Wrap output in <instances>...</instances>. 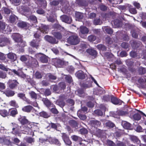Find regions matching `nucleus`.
<instances>
[{"instance_id": "nucleus-1", "label": "nucleus", "mask_w": 146, "mask_h": 146, "mask_svg": "<svg viewBox=\"0 0 146 146\" xmlns=\"http://www.w3.org/2000/svg\"><path fill=\"white\" fill-rule=\"evenodd\" d=\"M64 35L67 37L68 36L67 39V42L68 43L71 45H76L80 42V38L76 33H72L70 32L65 31Z\"/></svg>"}, {"instance_id": "nucleus-2", "label": "nucleus", "mask_w": 146, "mask_h": 146, "mask_svg": "<svg viewBox=\"0 0 146 146\" xmlns=\"http://www.w3.org/2000/svg\"><path fill=\"white\" fill-rule=\"evenodd\" d=\"M13 40L18 43L17 45L21 47L25 46V42L23 41L21 38V35L18 33H15L12 35Z\"/></svg>"}, {"instance_id": "nucleus-3", "label": "nucleus", "mask_w": 146, "mask_h": 146, "mask_svg": "<svg viewBox=\"0 0 146 146\" xmlns=\"http://www.w3.org/2000/svg\"><path fill=\"white\" fill-rule=\"evenodd\" d=\"M11 41L10 38L4 36H0V46L3 47L11 44Z\"/></svg>"}, {"instance_id": "nucleus-4", "label": "nucleus", "mask_w": 146, "mask_h": 146, "mask_svg": "<svg viewBox=\"0 0 146 146\" xmlns=\"http://www.w3.org/2000/svg\"><path fill=\"white\" fill-rule=\"evenodd\" d=\"M17 120L22 125H27L30 124L29 121L25 116L20 115L18 118Z\"/></svg>"}, {"instance_id": "nucleus-5", "label": "nucleus", "mask_w": 146, "mask_h": 146, "mask_svg": "<svg viewBox=\"0 0 146 146\" xmlns=\"http://www.w3.org/2000/svg\"><path fill=\"white\" fill-rule=\"evenodd\" d=\"M35 57L37 58H39L40 61L43 63H46L48 62V57L46 55L39 53L36 54Z\"/></svg>"}, {"instance_id": "nucleus-6", "label": "nucleus", "mask_w": 146, "mask_h": 146, "mask_svg": "<svg viewBox=\"0 0 146 146\" xmlns=\"http://www.w3.org/2000/svg\"><path fill=\"white\" fill-rule=\"evenodd\" d=\"M7 84L10 89H14L17 87L19 83L17 80L10 79L9 80Z\"/></svg>"}, {"instance_id": "nucleus-7", "label": "nucleus", "mask_w": 146, "mask_h": 146, "mask_svg": "<svg viewBox=\"0 0 146 146\" xmlns=\"http://www.w3.org/2000/svg\"><path fill=\"white\" fill-rule=\"evenodd\" d=\"M11 127L12 129V133L14 135H16L19 134L20 127L18 124L15 123H12Z\"/></svg>"}, {"instance_id": "nucleus-8", "label": "nucleus", "mask_w": 146, "mask_h": 146, "mask_svg": "<svg viewBox=\"0 0 146 146\" xmlns=\"http://www.w3.org/2000/svg\"><path fill=\"white\" fill-rule=\"evenodd\" d=\"M40 40L33 39L29 43L30 45L33 48L37 49L40 46Z\"/></svg>"}, {"instance_id": "nucleus-9", "label": "nucleus", "mask_w": 146, "mask_h": 146, "mask_svg": "<svg viewBox=\"0 0 146 146\" xmlns=\"http://www.w3.org/2000/svg\"><path fill=\"white\" fill-rule=\"evenodd\" d=\"M62 138L66 145L67 146L71 145L72 142L70 140L68 136L66 133H62Z\"/></svg>"}, {"instance_id": "nucleus-10", "label": "nucleus", "mask_w": 146, "mask_h": 146, "mask_svg": "<svg viewBox=\"0 0 146 146\" xmlns=\"http://www.w3.org/2000/svg\"><path fill=\"white\" fill-rule=\"evenodd\" d=\"M92 83L90 80L86 81L82 83H80V86L82 88L86 90L92 86Z\"/></svg>"}, {"instance_id": "nucleus-11", "label": "nucleus", "mask_w": 146, "mask_h": 146, "mask_svg": "<svg viewBox=\"0 0 146 146\" xmlns=\"http://www.w3.org/2000/svg\"><path fill=\"white\" fill-rule=\"evenodd\" d=\"M86 52L94 58H96L97 56V52L93 48H88L86 50Z\"/></svg>"}, {"instance_id": "nucleus-12", "label": "nucleus", "mask_w": 146, "mask_h": 146, "mask_svg": "<svg viewBox=\"0 0 146 146\" xmlns=\"http://www.w3.org/2000/svg\"><path fill=\"white\" fill-rule=\"evenodd\" d=\"M111 102L114 105H121L123 102L121 100L113 96H111Z\"/></svg>"}, {"instance_id": "nucleus-13", "label": "nucleus", "mask_w": 146, "mask_h": 146, "mask_svg": "<svg viewBox=\"0 0 146 146\" xmlns=\"http://www.w3.org/2000/svg\"><path fill=\"white\" fill-rule=\"evenodd\" d=\"M44 38L46 40L51 44H53L57 43L55 38L53 36L46 35L44 36Z\"/></svg>"}, {"instance_id": "nucleus-14", "label": "nucleus", "mask_w": 146, "mask_h": 146, "mask_svg": "<svg viewBox=\"0 0 146 146\" xmlns=\"http://www.w3.org/2000/svg\"><path fill=\"white\" fill-rule=\"evenodd\" d=\"M80 31L81 34L80 33V36L83 38H85L86 36L82 37L81 35V34L82 35H85L88 34L89 32V30L86 27L84 26H81L80 28Z\"/></svg>"}, {"instance_id": "nucleus-15", "label": "nucleus", "mask_w": 146, "mask_h": 146, "mask_svg": "<svg viewBox=\"0 0 146 146\" xmlns=\"http://www.w3.org/2000/svg\"><path fill=\"white\" fill-rule=\"evenodd\" d=\"M9 88H7L4 92V94L8 97H11L13 96L15 94V93L14 91L12 90Z\"/></svg>"}, {"instance_id": "nucleus-16", "label": "nucleus", "mask_w": 146, "mask_h": 146, "mask_svg": "<svg viewBox=\"0 0 146 146\" xmlns=\"http://www.w3.org/2000/svg\"><path fill=\"white\" fill-rule=\"evenodd\" d=\"M76 76L78 79H84L86 78V74L84 72L81 70H79L77 71L75 74Z\"/></svg>"}, {"instance_id": "nucleus-17", "label": "nucleus", "mask_w": 146, "mask_h": 146, "mask_svg": "<svg viewBox=\"0 0 146 146\" xmlns=\"http://www.w3.org/2000/svg\"><path fill=\"white\" fill-rule=\"evenodd\" d=\"M49 142L50 143L55 144L60 146L61 145V143L59 140L55 138L50 137L48 139Z\"/></svg>"}, {"instance_id": "nucleus-18", "label": "nucleus", "mask_w": 146, "mask_h": 146, "mask_svg": "<svg viewBox=\"0 0 146 146\" xmlns=\"http://www.w3.org/2000/svg\"><path fill=\"white\" fill-rule=\"evenodd\" d=\"M105 131L103 130L97 129L94 135L99 137L103 138L105 136Z\"/></svg>"}, {"instance_id": "nucleus-19", "label": "nucleus", "mask_w": 146, "mask_h": 146, "mask_svg": "<svg viewBox=\"0 0 146 146\" xmlns=\"http://www.w3.org/2000/svg\"><path fill=\"white\" fill-rule=\"evenodd\" d=\"M130 139L131 141L134 143L141 145V143L140 141L136 136L131 135L130 136Z\"/></svg>"}, {"instance_id": "nucleus-20", "label": "nucleus", "mask_w": 146, "mask_h": 146, "mask_svg": "<svg viewBox=\"0 0 146 146\" xmlns=\"http://www.w3.org/2000/svg\"><path fill=\"white\" fill-rule=\"evenodd\" d=\"M61 18L63 22L68 24H70L72 21V18L66 15H63Z\"/></svg>"}, {"instance_id": "nucleus-21", "label": "nucleus", "mask_w": 146, "mask_h": 146, "mask_svg": "<svg viewBox=\"0 0 146 146\" xmlns=\"http://www.w3.org/2000/svg\"><path fill=\"white\" fill-rule=\"evenodd\" d=\"M52 35L54 36L55 38L58 40H60L62 39V36H64V34H63L62 32L57 31H54L52 33Z\"/></svg>"}, {"instance_id": "nucleus-22", "label": "nucleus", "mask_w": 146, "mask_h": 146, "mask_svg": "<svg viewBox=\"0 0 146 146\" xmlns=\"http://www.w3.org/2000/svg\"><path fill=\"white\" fill-rule=\"evenodd\" d=\"M54 62L55 65L58 67H61L64 64V61L60 59H56Z\"/></svg>"}, {"instance_id": "nucleus-23", "label": "nucleus", "mask_w": 146, "mask_h": 146, "mask_svg": "<svg viewBox=\"0 0 146 146\" xmlns=\"http://www.w3.org/2000/svg\"><path fill=\"white\" fill-rule=\"evenodd\" d=\"M44 104L47 107L49 108L50 107H55V105L47 98H46L42 99Z\"/></svg>"}, {"instance_id": "nucleus-24", "label": "nucleus", "mask_w": 146, "mask_h": 146, "mask_svg": "<svg viewBox=\"0 0 146 146\" xmlns=\"http://www.w3.org/2000/svg\"><path fill=\"white\" fill-rule=\"evenodd\" d=\"M141 44V43L139 41H133L131 44V46L133 48L137 49L140 46Z\"/></svg>"}, {"instance_id": "nucleus-25", "label": "nucleus", "mask_w": 146, "mask_h": 146, "mask_svg": "<svg viewBox=\"0 0 146 146\" xmlns=\"http://www.w3.org/2000/svg\"><path fill=\"white\" fill-rule=\"evenodd\" d=\"M17 26L21 28H27L28 27V23L25 22L20 21L17 23Z\"/></svg>"}, {"instance_id": "nucleus-26", "label": "nucleus", "mask_w": 146, "mask_h": 146, "mask_svg": "<svg viewBox=\"0 0 146 146\" xmlns=\"http://www.w3.org/2000/svg\"><path fill=\"white\" fill-rule=\"evenodd\" d=\"M33 109V106L30 105L24 107L22 109V110L24 112L29 113Z\"/></svg>"}, {"instance_id": "nucleus-27", "label": "nucleus", "mask_w": 146, "mask_h": 146, "mask_svg": "<svg viewBox=\"0 0 146 146\" xmlns=\"http://www.w3.org/2000/svg\"><path fill=\"white\" fill-rule=\"evenodd\" d=\"M7 56L8 58L12 61L14 62L16 59L17 56L15 54L13 53H9L7 54Z\"/></svg>"}, {"instance_id": "nucleus-28", "label": "nucleus", "mask_w": 146, "mask_h": 146, "mask_svg": "<svg viewBox=\"0 0 146 146\" xmlns=\"http://www.w3.org/2000/svg\"><path fill=\"white\" fill-rule=\"evenodd\" d=\"M6 27V23L3 21H0V32L3 33L4 32H6V30H5Z\"/></svg>"}, {"instance_id": "nucleus-29", "label": "nucleus", "mask_w": 146, "mask_h": 146, "mask_svg": "<svg viewBox=\"0 0 146 146\" xmlns=\"http://www.w3.org/2000/svg\"><path fill=\"white\" fill-rule=\"evenodd\" d=\"M28 83L31 86H34L36 84V82L34 81L33 78H31L30 76H27V79L26 80Z\"/></svg>"}, {"instance_id": "nucleus-30", "label": "nucleus", "mask_w": 146, "mask_h": 146, "mask_svg": "<svg viewBox=\"0 0 146 146\" xmlns=\"http://www.w3.org/2000/svg\"><path fill=\"white\" fill-rule=\"evenodd\" d=\"M117 114L119 116H123L127 115L129 113L128 111L126 110L125 111L119 110L117 111Z\"/></svg>"}, {"instance_id": "nucleus-31", "label": "nucleus", "mask_w": 146, "mask_h": 146, "mask_svg": "<svg viewBox=\"0 0 146 146\" xmlns=\"http://www.w3.org/2000/svg\"><path fill=\"white\" fill-rule=\"evenodd\" d=\"M69 124L73 128H76L78 127V123L76 121L74 120H70L69 121Z\"/></svg>"}, {"instance_id": "nucleus-32", "label": "nucleus", "mask_w": 146, "mask_h": 146, "mask_svg": "<svg viewBox=\"0 0 146 146\" xmlns=\"http://www.w3.org/2000/svg\"><path fill=\"white\" fill-rule=\"evenodd\" d=\"M0 115L3 117H5L9 115V113L5 109L0 110Z\"/></svg>"}, {"instance_id": "nucleus-33", "label": "nucleus", "mask_w": 146, "mask_h": 146, "mask_svg": "<svg viewBox=\"0 0 146 146\" xmlns=\"http://www.w3.org/2000/svg\"><path fill=\"white\" fill-rule=\"evenodd\" d=\"M52 87L53 91V92L57 93H58L61 92L58 85V86L56 84L53 85H52Z\"/></svg>"}, {"instance_id": "nucleus-34", "label": "nucleus", "mask_w": 146, "mask_h": 146, "mask_svg": "<svg viewBox=\"0 0 146 146\" xmlns=\"http://www.w3.org/2000/svg\"><path fill=\"white\" fill-rule=\"evenodd\" d=\"M103 29V30L105 31L108 34L111 35L113 33V29L110 27H105Z\"/></svg>"}, {"instance_id": "nucleus-35", "label": "nucleus", "mask_w": 146, "mask_h": 146, "mask_svg": "<svg viewBox=\"0 0 146 146\" xmlns=\"http://www.w3.org/2000/svg\"><path fill=\"white\" fill-rule=\"evenodd\" d=\"M9 104L11 106L15 107V108H18L19 107L18 103L15 100H11L9 102Z\"/></svg>"}, {"instance_id": "nucleus-36", "label": "nucleus", "mask_w": 146, "mask_h": 146, "mask_svg": "<svg viewBox=\"0 0 146 146\" xmlns=\"http://www.w3.org/2000/svg\"><path fill=\"white\" fill-rule=\"evenodd\" d=\"M24 140L27 143L29 144H32L35 141L34 138L30 137H26L24 138Z\"/></svg>"}, {"instance_id": "nucleus-37", "label": "nucleus", "mask_w": 146, "mask_h": 146, "mask_svg": "<svg viewBox=\"0 0 146 146\" xmlns=\"http://www.w3.org/2000/svg\"><path fill=\"white\" fill-rule=\"evenodd\" d=\"M91 124L95 127L99 126L101 124V123L98 121L92 120L90 121Z\"/></svg>"}, {"instance_id": "nucleus-38", "label": "nucleus", "mask_w": 146, "mask_h": 146, "mask_svg": "<svg viewBox=\"0 0 146 146\" xmlns=\"http://www.w3.org/2000/svg\"><path fill=\"white\" fill-rule=\"evenodd\" d=\"M21 9H22L23 12L25 13V15H27V13H29L30 14V8L27 7L23 6L21 7Z\"/></svg>"}, {"instance_id": "nucleus-39", "label": "nucleus", "mask_w": 146, "mask_h": 146, "mask_svg": "<svg viewBox=\"0 0 146 146\" xmlns=\"http://www.w3.org/2000/svg\"><path fill=\"white\" fill-rule=\"evenodd\" d=\"M75 16L76 18L78 19H82L84 17L83 13L78 12H76Z\"/></svg>"}, {"instance_id": "nucleus-40", "label": "nucleus", "mask_w": 146, "mask_h": 146, "mask_svg": "<svg viewBox=\"0 0 146 146\" xmlns=\"http://www.w3.org/2000/svg\"><path fill=\"white\" fill-rule=\"evenodd\" d=\"M113 39L112 37L108 36L106 38V43L111 44L113 43Z\"/></svg>"}, {"instance_id": "nucleus-41", "label": "nucleus", "mask_w": 146, "mask_h": 146, "mask_svg": "<svg viewBox=\"0 0 146 146\" xmlns=\"http://www.w3.org/2000/svg\"><path fill=\"white\" fill-rule=\"evenodd\" d=\"M93 114L94 115L101 116L103 115V112L101 110L97 109L94 111Z\"/></svg>"}, {"instance_id": "nucleus-42", "label": "nucleus", "mask_w": 146, "mask_h": 146, "mask_svg": "<svg viewBox=\"0 0 146 146\" xmlns=\"http://www.w3.org/2000/svg\"><path fill=\"white\" fill-rule=\"evenodd\" d=\"M97 47L99 50L102 51H105L107 49L106 47L104 45L102 44L98 45Z\"/></svg>"}, {"instance_id": "nucleus-43", "label": "nucleus", "mask_w": 146, "mask_h": 146, "mask_svg": "<svg viewBox=\"0 0 146 146\" xmlns=\"http://www.w3.org/2000/svg\"><path fill=\"white\" fill-rule=\"evenodd\" d=\"M26 16L28 18V19L35 23L37 22V19L35 16L33 15H31L28 16V15H26Z\"/></svg>"}, {"instance_id": "nucleus-44", "label": "nucleus", "mask_w": 146, "mask_h": 146, "mask_svg": "<svg viewBox=\"0 0 146 146\" xmlns=\"http://www.w3.org/2000/svg\"><path fill=\"white\" fill-rule=\"evenodd\" d=\"M58 85L61 92L62 90H64L66 88V85L65 83L63 82L59 83Z\"/></svg>"}, {"instance_id": "nucleus-45", "label": "nucleus", "mask_w": 146, "mask_h": 146, "mask_svg": "<svg viewBox=\"0 0 146 146\" xmlns=\"http://www.w3.org/2000/svg\"><path fill=\"white\" fill-rule=\"evenodd\" d=\"M122 125L124 128L126 129H128L131 127L130 124L125 121H123L122 123Z\"/></svg>"}, {"instance_id": "nucleus-46", "label": "nucleus", "mask_w": 146, "mask_h": 146, "mask_svg": "<svg viewBox=\"0 0 146 146\" xmlns=\"http://www.w3.org/2000/svg\"><path fill=\"white\" fill-rule=\"evenodd\" d=\"M106 127L110 128H113L115 126V124L113 123L109 120L106 123Z\"/></svg>"}, {"instance_id": "nucleus-47", "label": "nucleus", "mask_w": 146, "mask_h": 146, "mask_svg": "<svg viewBox=\"0 0 146 146\" xmlns=\"http://www.w3.org/2000/svg\"><path fill=\"white\" fill-rule=\"evenodd\" d=\"M16 17L14 15H11L10 16L9 21L11 23H14L16 19Z\"/></svg>"}, {"instance_id": "nucleus-48", "label": "nucleus", "mask_w": 146, "mask_h": 146, "mask_svg": "<svg viewBox=\"0 0 146 146\" xmlns=\"http://www.w3.org/2000/svg\"><path fill=\"white\" fill-rule=\"evenodd\" d=\"M79 132L82 135H85L87 134L88 133V131L86 129L83 127L80 129Z\"/></svg>"}, {"instance_id": "nucleus-49", "label": "nucleus", "mask_w": 146, "mask_h": 146, "mask_svg": "<svg viewBox=\"0 0 146 146\" xmlns=\"http://www.w3.org/2000/svg\"><path fill=\"white\" fill-rule=\"evenodd\" d=\"M41 117H43L45 118H47L49 117V115L46 112L42 111L39 113Z\"/></svg>"}, {"instance_id": "nucleus-50", "label": "nucleus", "mask_w": 146, "mask_h": 146, "mask_svg": "<svg viewBox=\"0 0 146 146\" xmlns=\"http://www.w3.org/2000/svg\"><path fill=\"white\" fill-rule=\"evenodd\" d=\"M121 46L123 48L127 49L129 48L130 45L127 42H123L121 44Z\"/></svg>"}, {"instance_id": "nucleus-51", "label": "nucleus", "mask_w": 146, "mask_h": 146, "mask_svg": "<svg viewBox=\"0 0 146 146\" xmlns=\"http://www.w3.org/2000/svg\"><path fill=\"white\" fill-rule=\"evenodd\" d=\"M18 113L17 110L16 109H15L11 111L10 114H9V115L13 117H15Z\"/></svg>"}, {"instance_id": "nucleus-52", "label": "nucleus", "mask_w": 146, "mask_h": 146, "mask_svg": "<svg viewBox=\"0 0 146 146\" xmlns=\"http://www.w3.org/2000/svg\"><path fill=\"white\" fill-rule=\"evenodd\" d=\"M29 94L32 99L36 100L37 98V94L34 92L31 91L29 92Z\"/></svg>"}, {"instance_id": "nucleus-53", "label": "nucleus", "mask_w": 146, "mask_h": 146, "mask_svg": "<svg viewBox=\"0 0 146 146\" xmlns=\"http://www.w3.org/2000/svg\"><path fill=\"white\" fill-rule=\"evenodd\" d=\"M133 118L135 120L138 121L141 118V115L138 113H136L133 115Z\"/></svg>"}, {"instance_id": "nucleus-54", "label": "nucleus", "mask_w": 146, "mask_h": 146, "mask_svg": "<svg viewBox=\"0 0 146 146\" xmlns=\"http://www.w3.org/2000/svg\"><path fill=\"white\" fill-rule=\"evenodd\" d=\"M96 39V36L92 35L89 36L88 37V40L90 42H93Z\"/></svg>"}, {"instance_id": "nucleus-55", "label": "nucleus", "mask_w": 146, "mask_h": 146, "mask_svg": "<svg viewBox=\"0 0 146 146\" xmlns=\"http://www.w3.org/2000/svg\"><path fill=\"white\" fill-rule=\"evenodd\" d=\"M93 23L95 25H100L102 24L100 18H96L94 19Z\"/></svg>"}, {"instance_id": "nucleus-56", "label": "nucleus", "mask_w": 146, "mask_h": 146, "mask_svg": "<svg viewBox=\"0 0 146 146\" xmlns=\"http://www.w3.org/2000/svg\"><path fill=\"white\" fill-rule=\"evenodd\" d=\"M53 26L54 29H57L59 30H61L64 28L63 27L58 23L55 24Z\"/></svg>"}, {"instance_id": "nucleus-57", "label": "nucleus", "mask_w": 146, "mask_h": 146, "mask_svg": "<svg viewBox=\"0 0 146 146\" xmlns=\"http://www.w3.org/2000/svg\"><path fill=\"white\" fill-rule=\"evenodd\" d=\"M77 91L78 95L80 96H81L82 94H84V89L82 88H79L78 89Z\"/></svg>"}, {"instance_id": "nucleus-58", "label": "nucleus", "mask_w": 146, "mask_h": 146, "mask_svg": "<svg viewBox=\"0 0 146 146\" xmlns=\"http://www.w3.org/2000/svg\"><path fill=\"white\" fill-rule=\"evenodd\" d=\"M18 97L25 100L26 99L25 94L23 93H18L17 95Z\"/></svg>"}, {"instance_id": "nucleus-59", "label": "nucleus", "mask_w": 146, "mask_h": 146, "mask_svg": "<svg viewBox=\"0 0 146 146\" xmlns=\"http://www.w3.org/2000/svg\"><path fill=\"white\" fill-rule=\"evenodd\" d=\"M111 96L105 95L103 96V100L106 102H109L110 100H111Z\"/></svg>"}, {"instance_id": "nucleus-60", "label": "nucleus", "mask_w": 146, "mask_h": 146, "mask_svg": "<svg viewBox=\"0 0 146 146\" xmlns=\"http://www.w3.org/2000/svg\"><path fill=\"white\" fill-rule=\"evenodd\" d=\"M139 72L140 74H143L146 73V71L145 68L140 67L139 69Z\"/></svg>"}, {"instance_id": "nucleus-61", "label": "nucleus", "mask_w": 146, "mask_h": 146, "mask_svg": "<svg viewBox=\"0 0 146 146\" xmlns=\"http://www.w3.org/2000/svg\"><path fill=\"white\" fill-rule=\"evenodd\" d=\"M3 9L5 14L9 15L11 11L9 9L6 7H3Z\"/></svg>"}, {"instance_id": "nucleus-62", "label": "nucleus", "mask_w": 146, "mask_h": 146, "mask_svg": "<svg viewBox=\"0 0 146 146\" xmlns=\"http://www.w3.org/2000/svg\"><path fill=\"white\" fill-rule=\"evenodd\" d=\"M78 115L79 117L81 120H84L87 118L86 115L84 114H82L81 113H78Z\"/></svg>"}, {"instance_id": "nucleus-63", "label": "nucleus", "mask_w": 146, "mask_h": 146, "mask_svg": "<svg viewBox=\"0 0 146 146\" xmlns=\"http://www.w3.org/2000/svg\"><path fill=\"white\" fill-rule=\"evenodd\" d=\"M129 11L131 13L133 14H135L137 13V11L135 8L130 7Z\"/></svg>"}, {"instance_id": "nucleus-64", "label": "nucleus", "mask_w": 146, "mask_h": 146, "mask_svg": "<svg viewBox=\"0 0 146 146\" xmlns=\"http://www.w3.org/2000/svg\"><path fill=\"white\" fill-rule=\"evenodd\" d=\"M137 54L135 51H132L130 53V55L131 57L134 58L136 57L137 56Z\"/></svg>"}]
</instances>
